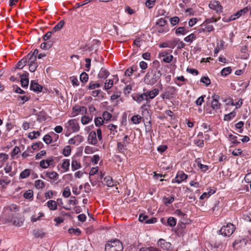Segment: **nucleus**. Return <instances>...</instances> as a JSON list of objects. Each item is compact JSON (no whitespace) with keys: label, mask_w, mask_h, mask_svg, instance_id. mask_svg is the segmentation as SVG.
<instances>
[{"label":"nucleus","mask_w":251,"mask_h":251,"mask_svg":"<svg viewBox=\"0 0 251 251\" xmlns=\"http://www.w3.org/2000/svg\"><path fill=\"white\" fill-rule=\"evenodd\" d=\"M161 75V71L154 67L146 74L144 78V82L147 85H153L157 82Z\"/></svg>","instance_id":"nucleus-1"},{"label":"nucleus","mask_w":251,"mask_h":251,"mask_svg":"<svg viewBox=\"0 0 251 251\" xmlns=\"http://www.w3.org/2000/svg\"><path fill=\"white\" fill-rule=\"evenodd\" d=\"M105 251H123L122 243L118 240L108 241L105 245Z\"/></svg>","instance_id":"nucleus-2"},{"label":"nucleus","mask_w":251,"mask_h":251,"mask_svg":"<svg viewBox=\"0 0 251 251\" xmlns=\"http://www.w3.org/2000/svg\"><path fill=\"white\" fill-rule=\"evenodd\" d=\"M65 128L66 129L67 132L70 133L78 131L80 127L78 122L75 119H71L65 124Z\"/></svg>","instance_id":"nucleus-3"},{"label":"nucleus","mask_w":251,"mask_h":251,"mask_svg":"<svg viewBox=\"0 0 251 251\" xmlns=\"http://www.w3.org/2000/svg\"><path fill=\"white\" fill-rule=\"evenodd\" d=\"M235 229V227L233 224L228 223L226 226H223L218 232L225 237H229L233 233Z\"/></svg>","instance_id":"nucleus-4"},{"label":"nucleus","mask_w":251,"mask_h":251,"mask_svg":"<svg viewBox=\"0 0 251 251\" xmlns=\"http://www.w3.org/2000/svg\"><path fill=\"white\" fill-rule=\"evenodd\" d=\"M176 90L175 87L168 86L166 88L165 92L161 95V97L163 99L171 100L174 98Z\"/></svg>","instance_id":"nucleus-5"},{"label":"nucleus","mask_w":251,"mask_h":251,"mask_svg":"<svg viewBox=\"0 0 251 251\" xmlns=\"http://www.w3.org/2000/svg\"><path fill=\"white\" fill-rule=\"evenodd\" d=\"M220 97L219 95L213 94L212 96V101L211 102V108L214 110H217L221 108V103L219 100Z\"/></svg>","instance_id":"nucleus-6"},{"label":"nucleus","mask_w":251,"mask_h":251,"mask_svg":"<svg viewBox=\"0 0 251 251\" xmlns=\"http://www.w3.org/2000/svg\"><path fill=\"white\" fill-rule=\"evenodd\" d=\"M187 175L184 173L182 171L178 172L175 178L172 179L173 183H180L186 179Z\"/></svg>","instance_id":"nucleus-7"},{"label":"nucleus","mask_w":251,"mask_h":251,"mask_svg":"<svg viewBox=\"0 0 251 251\" xmlns=\"http://www.w3.org/2000/svg\"><path fill=\"white\" fill-rule=\"evenodd\" d=\"M209 6L211 9L216 11L217 12H221L222 10V6L220 3L217 0L211 1L209 4Z\"/></svg>","instance_id":"nucleus-8"},{"label":"nucleus","mask_w":251,"mask_h":251,"mask_svg":"<svg viewBox=\"0 0 251 251\" xmlns=\"http://www.w3.org/2000/svg\"><path fill=\"white\" fill-rule=\"evenodd\" d=\"M54 160L53 157H50L45 160H42L40 162V166L43 169H47L51 165Z\"/></svg>","instance_id":"nucleus-9"},{"label":"nucleus","mask_w":251,"mask_h":251,"mask_svg":"<svg viewBox=\"0 0 251 251\" xmlns=\"http://www.w3.org/2000/svg\"><path fill=\"white\" fill-rule=\"evenodd\" d=\"M157 245L165 250H169L171 248V244L169 242H166L163 239H160L158 241Z\"/></svg>","instance_id":"nucleus-10"},{"label":"nucleus","mask_w":251,"mask_h":251,"mask_svg":"<svg viewBox=\"0 0 251 251\" xmlns=\"http://www.w3.org/2000/svg\"><path fill=\"white\" fill-rule=\"evenodd\" d=\"M83 141V137L82 136L77 135L74 137L70 139L68 143L71 145H77L79 144Z\"/></svg>","instance_id":"nucleus-11"},{"label":"nucleus","mask_w":251,"mask_h":251,"mask_svg":"<svg viewBox=\"0 0 251 251\" xmlns=\"http://www.w3.org/2000/svg\"><path fill=\"white\" fill-rule=\"evenodd\" d=\"M88 142L89 144L92 145H96L98 143V140L96 136V132L94 131H92L89 134L88 137Z\"/></svg>","instance_id":"nucleus-12"},{"label":"nucleus","mask_w":251,"mask_h":251,"mask_svg":"<svg viewBox=\"0 0 251 251\" xmlns=\"http://www.w3.org/2000/svg\"><path fill=\"white\" fill-rule=\"evenodd\" d=\"M28 74L25 73L21 75V83L23 87L25 88L28 85L29 79L28 78Z\"/></svg>","instance_id":"nucleus-13"},{"label":"nucleus","mask_w":251,"mask_h":251,"mask_svg":"<svg viewBox=\"0 0 251 251\" xmlns=\"http://www.w3.org/2000/svg\"><path fill=\"white\" fill-rule=\"evenodd\" d=\"M147 94L145 93L141 94H136L133 96V99L136 101L138 103H140L144 100H147Z\"/></svg>","instance_id":"nucleus-14"},{"label":"nucleus","mask_w":251,"mask_h":251,"mask_svg":"<svg viewBox=\"0 0 251 251\" xmlns=\"http://www.w3.org/2000/svg\"><path fill=\"white\" fill-rule=\"evenodd\" d=\"M42 88L43 87L41 85L34 82L33 81H31L30 85V90H33L34 92H40L42 90Z\"/></svg>","instance_id":"nucleus-15"},{"label":"nucleus","mask_w":251,"mask_h":251,"mask_svg":"<svg viewBox=\"0 0 251 251\" xmlns=\"http://www.w3.org/2000/svg\"><path fill=\"white\" fill-rule=\"evenodd\" d=\"M1 174L3 175V173H1ZM10 181L7 176L2 175L1 179H0V190L5 188L7 184L10 183Z\"/></svg>","instance_id":"nucleus-16"},{"label":"nucleus","mask_w":251,"mask_h":251,"mask_svg":"<svg viewBox=\"0 0 251 251\" xmlns=\"http://www.w3.org/2000/svg\"><path fill=\"white\" fill-rule=\"evenodd\" d=\"M45 176L47 177L52 179L54 181H56L58 179L59 175L55 172H47L45 174Z\"/></svg>","instance_id":"nucleus-17"},{"label":"nucleus","mask_w":251,"mask_h":251,"mask_svg":"<svg viewBox=\"0 0 251 251\" xmlns=\"http://www.w3.org/2000/svg\"><path fill=\"white\" fill-rule=\"evenodd\" d=\"M109 75V72L106 70L105 69L102 68L99 74H98V77L100 78H104L105 79L108 77V76Z\"/></svg>","instance_id":"nucleus-18"},{"label":"nucleus","mask_w":251,"mask_h":251,"mask_svg":"<svg viewBox=\"0 0 251 251\" xmlns=\"http://www.w3.org/2000/svg\"><path fill=\"white\" fill-rule=\"evenodd\" d=\"M47 206L50 210H55L57 208V202L53 200H50L47 203Z\"/></svg>","instance_id":"nucleus-19"},{"label":"nucleus","mask_w":251,"mask_h":251,"mask_svg":"<svg viewBox=\"0 0 251 251\" xmlns=\"http://www.w3.org/2000/svg\"><path fill=\"white\" fill-rule=\"evenodd\" d=\"M145 93L147 94V99L149 97L150 99H152L159 94V90L158 89H154L153 90Z\"/></svg>","instance_id":"nucleus-20"},{"label":"nucleus","mask_w":251,"mask_h":251,"mask_svg":"<svg viewBox=\"0 0 251 251\" xmlns=\"http://www.w3.org/2000/svg\"><path fill=\"white\" fill-rule=\"evenodd\" d=\"M71 167L72 170L75 171L80 169L81 167V165L79 162H78L75 159L73 158L72 161Z\"/></svg>","instance_id":"nucleus-21"},{"label":"nucleus","mask_w":251,"mask_h":251,"mask_svg":"<svg viewBox=\"0 0 251 251\" xmlns=\"http://www.w3.org/2000/svg\"><path fill=\"white\" fill-rule=\"evenodd\" d=\"M155 26H162L163 27H168L167 25V21L163 18H160L156 22Z\"/></svg>","instance_id":"nucleus-22"},{"label":"nucleus","mask_w":251,"mask_h":251,"mask_svg":"<svg viewBox=\"0 0 251 251\" xmlns=\"http://www.w3.org/2000/svg\"><path fill=\"white\" fill-rule=\"evenodd\" d=\"M4 170L6 173H9V176H10L12 177L16 174L15 171H12V166L11 165H9L8 163L6 164Z\"/></svg>","instance_id":"nucleus-23"},{"label":"nucleus","mask_w":251,"mask_h":251,"mask_svg":"<svg viewBox=\"0 0 251 251\" xmlns=\"http://www.w3.org/2000/svg\"><path fill=\"white\" fill-rule=\"evenodd\" d=\"M179 41V39L175 38L171 40L168 41L169 44V48L174 49L175 47L177 45V43Z\"/></svg>","instance_id":"nucleus-24"},{"label":"nucleus","mask_w":251,"mask_h":251,"mask_svg":"<svg viewBox=\"0 0 251 251\" xmlns=\"http://www.w3.org/2000/svg\"><path fill=\"white\" fill-rule=\"evenodd\" d=\"M64 21L63 20L60 21L53 28L52 31V32H55L57 31H59L61 29L63 26L64 25Z\"/></svg>","instance_id":"nucleus-25"},{"label":"nucleus","mask_w":251,"mask_h":251,"mask_svg":"<svg viewBox=\"0 0 251 251\" xmlns=\"http://www.w3.org/2000/svg\"><path fill=\"white\" fill-rule=\"evenodd\" d=\"M104 181L108 187H112L115 185L114 184L112 178L110 176H105L104 178Z\"/></svg>","instance_id":"nucleus-26"},{"label":"nucleus","mask_w":251,"mask_h":251,"mask_svg":"<svg viewBox=\"0 0 251 251\" xmlns=\"http://www.w3.org/2000/svg\"><path fill=\"white\" fill-rule=\"evenodd\" d=\"M100 85L99 82L97 81H92L90 82L88 87L89 89L93 90L96 88L100 87Z\"/></svg>","instance_id":"nucleus-27"},{"label":"nucleus","mask_w":251,"mask_h":251,"mask_svg":"<svg viewBox=\"0 0 251 251\" xmlns=\"http://www.w3.org/2000/svg\"><path fill=\"white\" fill-rule=\"evenodd\" d=\"M43 139L47 144H49L53 142V137L50 134H46L44 136Z\"/></svg>","instance_id":"nucleus-28"},{"label":"nucleus","mask_w":251,"mask_h":251,"mask_svg":"<svg viewBox=\"0 0 251 251\" xmlns=\"http://www.w3.org/2000/svg\"><path fill=\"white\" fill-rule=\"evenodd\" d=\"M236 114V112L233 110V111L231 112L230 113L226 114L224 116V120L225 121H230L232 118L235 117Z\"/></svg>","instance_id":"nucleus-29"},{"label":"nucleus","mask_w":251,"mask_h":251,"mask_svg":"<svg viewBox=\"0 0 251 251\" xmlns=\"http://www.w3.org/2000/svg\"><path fill=\"white\" fill-rule=\"evenodd\" d=\"M40 135V132L39 131H33L31 132H30L28 135V137L33 140L34 139L37 138L38 137H39Z\"/></svg>","instance_id":"nucleus-30"},{"label":"nucleus","mask_w":251,"mask_h":251,"mask_svg":"<svg viewBox=\"0 0 251 251\" xmlns=\"http://www.w3.org/2000/svg\"><path fill=\"white\" fill-rule=\"evenodd\" d=\"M70 166V160L69 159H64L63 160L61 167L66 172L69 170Z\"/></svg>","instance_id":"nucleus-31"},{"label":"nucleus","mask_w":251,"mask_h":251,"mask_svg":"<svg viewBox=\"0 0 251 251\" xmlns=\"http://www.w3.org/2000/svg\"><path fill=\"white\" fill-rule=\"evenodd\" d=\"M176 220L172 217H170L168 218L167 220V225L171 227H174L176 226Z\"/></svg>","instance_id":"nucleus-32"},{"label":"nucleus","mask_w":251,"mask_h":251,"mask_svg":"<svg viewBox=\"0 0 251 251\" xmlns=\"http://www.w3.org/2000/svg\"><path fill=\"white\" fill-rule=\"evenodd\" d=\"M27 59L23 58L17 64V68L22 69L27 63Z\"/></svg>","instance_id":"nucleus-33"},{"label":"nucleus","mask_w":251,"mask_h":251,"mask_svg":"<svg viewBox=\"0 0 251 251\" xmlns=\"http://www.w3.org/2000/svg\"><path fill=\"white\" fill-rule=\"evenodd\" d=\"M33 235L37 238H43L44 236V233L41 230L35 229L33 231Z\"/></svg>","instance_id":"nucleus-34"},{"label":"nucleus","mask_w":251,"mask_h":251,"mask_svg":"<svg viewBox=\"0 0 251 251\" xmlns=\"http://www.w3.org/2000/svg\"><path fill=\"white\" fill-rule=\"evenodd\" d=\"M237 136L236 135H233L232 134H229L228 136V139L229 141H231L232 143L233 144H239L240 142L237 140Z\"/></svg>","instance_id":"nucleus-35"},{"label":"nucleus","mask_w":251,"mask_h":251,"mask_svg":"<svg viewBox=\"0 0 251 251\" xmlns=\"http://www.w3.org/2000/svg\"><path fill=\"white\" fill-rule=\"evenodd\" d=\"M30 175V170L29 169H25L24 171H23L20 175V177L21 178H25L29 176Z\"/></svg>","instance_id":"nucleus-36"},{"label":"nucleus","mask_w":251,"mask_h":251,"mask_svg":"<svg viewBox=\"0 0 251 251\" xmlns=\"http://www.w3.org/2000/svg\"><path fill=\"white\" fill-rule=\"evenodd\" d=\"M43 144L41 142H36L35 143H33L31 146V148L33 150H37L40 149H42L43 147Z\"/></svg>","instance_id":"nucleus-37"},{"label":"nucleus","mask_w":251,"mask_h":251,"mask_svg":"<svg viewBox=\"0 0 251 251\" xmlns=\"http://www.w3.org/2000/svg\"><path fill=\"white\" fill-rule=\"evenodd\" d=\"M231 72V69L230 67L224 68L221 72V75L223 76H226Z\"/></svg>","instance_id":"nucleus-38"},{"label":"nucleus","mask_w":251,"mask_h":251,"mask_svg":"<svg viewBox=\"0 0 251 251\" xmlns=\"http://www.w3.org/2000/svg\"><path fill=\"white\" fill-rule=\"evenodd\" d=\"M249 10V8L247 6L243 9L238 11L236 14H235V16H237V18H239L240 16L242 15L243 14H245L248 12Z\"/></svg>","instance_id":"nucleus-39"},{"label":"nucleus","mask_w":251,"mask_h":251,"mask_svg":"<svg viewBox=\"0 0 251 251\" xmlns=\"http://www.w3.org/2000/svg\"><path fill=\"white\" fill-rule=\"evenodd\" d=\"M68 232L70 234H74L75 235H80L81 231L78 228H71L69 229Z\"/></svg>","instance_id":"nucleus-40"},{"label":"nucleus","mask_w":251,"mask_h":251,"mask_svg":"<svg viewBox=\"0 0 251 251\" xmlns=\"http://www.w3.org/2000/svg\"><path fill=\"white\" fill-rule=\"evenodd\" d=\"M113 80L112 79H107L104 83V88L106 90L110 89L113 85Z\"/></svg>","instance_id":"nucleus-41"},{"label":"nucleus","mask_w":251,"mask_h":251,"mask_svg":"<svg viewBox=\"0 0 251 251\" xmlns=\"http://www.w3.org/2000/svg\"><path fill=\"white\" fill-rule=\"evenodd\" d=\"M156 0H147L145 2V5L149 9L152 8L155 4Z\"/></svg>","instance_id":"nucleus-42"},{"label":"nucleus","mask_w":251,"mask_h":251,"mask_svg":"<svg viewBox=\"0 0 251 251\" xmlns=\"http://www.w3.org/2000/svg\"><path fill=\"white\" fill-rule=\"evenodd\" d=\"M126 146V143L119 142L117 144V149L120 152H123Z\"/></svg>","instance_id":"nucleus-43"},{"label":"nucleus","mask_w":251,"mask_h":251,"mask_svg":"<svg viewBox=\"0 0 251 251\" xmlns=\"http://www.w3.org/2000/svg\"><path fill=\"white\" fill-rule=\"evenodd\" d=\"M223 101L226 102V105H232L234 106L235 103L233 102V100L230 98H227L226 99L222 98Z\"/></svg>","instance_id":"nucleus-44"},{"label":"nucleus","mask_w":251,"mask_h":251,"mask_svg":"<svg viewBox=\"0 0 251 251\" xmlns=\"http://www.w3.org/2000/svg\"><path fill=\"white\" fill-rule=\"evenodd\" d=\"M131 121L134 124H138L140 123L141 117L140 115H134L131 119Z\"/></svg>","instance_id":"nucleus-45"},{"label":"nucleus","mask_w":251,"mask_h":251,"mask_svg":"<svg viewBox=\"0 0 251 251\" xmlns=\"http://www.w3.org/2000/svg\"><path fill=\"white\" fill-rule=\"evenodd\" d=\"M35 186L37 189H42L44 187L45 184L42 180L38 179L35 181Z\"/></svg>","instance_id":"nucleus-46"},{"label":"nucleus","mask_w":251,"mask_h":251,"mask_svg":"<svg viewBox=\"0 0 251 251\" xmlns=\"http://www.w3.org/2000/svg\"><path fill=\"white\" fill-rule=\"evenodd\" d=\"M187 33V31L186 30L184 27H179L176 30V34H182L185 35Z\"/></svg>","instance_id":"nucleus-47"},{"label":"nucleus","mask_w":251,"mask_h":251,"mask_svg":"<svg viewBox=\"0 0 251 251\" xmlns=\"http://www.w3.org/2000/svg\"><path fill=\"white\" fill-rule=\"evenodd\" d=\"M80 80L82 82H86L88 80V75L85 72L82 73L80 75Z\"/></svg>","instance_id":"nucleus-48"},{"label":"nucleus","mask_w":251,"mask_h":251,"mask_svg":"<svg viewBox=\"0 0 251 251\" xmlns=\"http://www.w3.org/2000/svg\"><path fill=\"white\" fill-rule=\"evenodd\" d=\"M29 99V98L26 96H18L17 98V100L21 104H23L25 101H28Z\"/></svg>","instance_id":"nucleus-49"},{"label":"nucleus","mask_w":251,"mask_h":251,"mask_svg":"<svg viewBox=\"0 0 251 251\" xmlns=\"http://www.w3.org/2000/svg\"><path fill=\"white\" fill-rule=\"evenodd\" d=\"M71 152V149L70 146H66L65 147L63 151V154L65 156H68L70 155Z\"/></svg>","instance_id":"nucleus-50"},{"label":"nucleus","mask_w":251,"mask_h":251,"mask_svg":"<svg viewBox=\"0 0 251 251\" xmlns=\"http://www.w3.org/2000/svg\"><path fill=\"white\" fill-rule=\"evenodd\" d=\"M157 31L160 33H164L167 32L169 28V27H163L162 26H155Z\"/></svg>","instance_id":"nucleus-51"},{"label":"nucleus","mask_w":251,"mask_h":251,"mask_svg":"<svg viewBox=\"0 0 251 251\" xmlns=\"http://www.w3.org/2000/svg\"><path fill=\"white\" fill-rule=\"evenodd\" d=\"M33 196V191L31 190H28L24 194V197L26 199H30L32 198Z\"/></svg>","instance_id":"nucleus-52"},{"label":"nucleus","mask_w":251,"mask_h":251,"mask_svg":"<svg viewBox=\"0 0 251 251\" xmlns=\"http://www.w3.org/2000/svg\"><path fill=\"white\" fill-rule=\"evenodd\" d=\"M244 125V123L242 121H240L238 123H236L235 125V127L237 128V129H239L238 130V132L239 133H242L243 132V126Z\"/></svg>","instance_id":"nucleus-53"},{"label":"nucleus","mask_w":251,"mask_h":251,"mask_svg":"<svg viewBox=\"0 0 251 251\" xmlns=\"http://www.w3.org/2000/svg\"><path fill=\"white\" fill-rule=\"evenodd\" d=\"M95 151V149L90 146H86L84 149V152L86 154H91Z\"/></svg>","instance_id":"nucleus-54"},{"label":"nucleus","mask_w":251,"mask_h":251,"mask_svg":"<svg viewBox=\"0 0 251 251\" xmlns=\"http://www.w3.org/2000/svg\"><path fill=\"white\" fill-rule=\"evenodd\" d=\"M196 38V35L192 33L184 38V40L186 42L191 43Z\"/></svg>","instance_id":"nucleus-55"},{"label":"nucleus","mask_w":251,"mask_h":251,"mask_svg":"<svg viewBox=\"0 0 251 251\" xmlns=\"http://www.w3.org/2000/svg\"><path fill=\"white\" fill-rule=\"evenodd\" d=\"M70 80L71 81L73 85L78 86L79 85V82L77 77L75 76H72L70 77Z\"/></svg>","instance_id":"nucleus-56"},{"label":"nucleus","mask_w":251,"mask_h":251,"mask_svg":"<svg viewBox=\"0 0 251 251\" xmlns=\"http://www.w3.org/2000/svg\"><path fill=\"white\" fill-rule=\"evenodd\" d=\"M27 57L28 58V61H27L28 64L37 63L36 62V57L28 55V54Z\"/></svg>","instance_id":"nucleus-57"},{"label":"nucleus","mask_w":251,"mask_h":251,"mask_svg":"<svg viewBox=\"0 0 251 251\" xmlns=\"http://www.w3.org/2000/svg\"><path fill=\"white\" fill-rule=\"evenodd\" d=\"M62 195L65 198H68L71 195V191L69 187L68 186L66 187L63 191Z\"/></svg>","instance_id":"nucleus-58"},{"label":"nucleus","mask_w":251,"mask_h":251,"mask_svg":"<svg viewBox=\"0 0 251 251\" xmlns=\"http://www.w3.org/2000/svg\"><path fill=\"white\" fill-rule=\"evenodd\" d=\"M52 45L50 42H43L41 44V48L44 50H47L50 49Z\"/></svg>","instance_id":"nucleus-59"},{"label":"nucleus","mask_w":251,"mask_h":251,"mask_svg":"<svg viewBox=\"0 0 251 251\" xmlns=\"http://www.w3.org/2000/svg\"><path fill=\"white\" fill-rule=\"evenodd\" d=\"M112 117V115L107 111H104L102 114V118L103 120L108 121Z\"/></svg>","instance_id":"nucleus-60"},{"label":"nucleus","mask_w":251,"mask_h":251,"mask_svg":"<svg viewBox=\"0 0 251 251\" xmlns=\"http://www.w3.org/2000/svg\"><path fill=\"white\" fill-rule=\"evenodd\" d=\"M8 158V154L5 153H0V161L3 163L5 162Z\"/></svg>","instance_id":"nucleus-61"},{"label":"nucleus","mask_w":251,"mask_h":251,"mask_svg":"<svg viewBox=\"0 0 251 251\" xmlns=\"http://www.w3.org/2000/svg\"><path fill=\"white\" fill-rule=\"evenodd\" d=\"M201 82L205 84L206 86L209 85L211 83L210 80L208 76H203L201 77Z\"/></svg>","instance_id":"nucleus-62"},{"label":"nucleus","mask_w":251,"mask_h":251,"mask_svg":"<svg viewBox=\"0 0 251 251\" xmlns=\"http://www.w3.org/2000/svg\"><path fill=\"white\" fill-rule=\"evenodd\" d=\"M91 120L92 118H90L88 116H84L81 118V121L83 125H86L91 121Z\"/></svg>","instance_id":"nucleus-63"},{"label":"nucleus","mask_w":251,"mask_h":251,"mask_svg":"<svg viewBox=\"0 0 251 251\" xmlns=\"http://www.w3.org/2000/svg\"><path fill=\"white\" fill-rule=\"evenodd\" d=\"M179 21V19L178 17H176V16L170 19V23H171V25H172L174 26L176 25L177 24H178Z\"/></svg>","instance_id":"nucleus-64"}]
</instances>
